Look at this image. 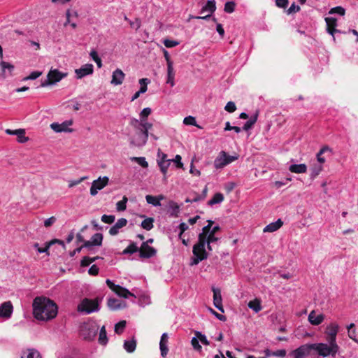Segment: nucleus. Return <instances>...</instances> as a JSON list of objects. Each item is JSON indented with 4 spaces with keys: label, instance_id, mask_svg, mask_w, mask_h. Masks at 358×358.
Segmentation results:
<instances>
[{
    "label": "nucleus",
    "instance_id": "obj_9",
    "mask_svg": "<svg viewBox=\"0 0 358 358\" xmlns=\"http://www.w3.org/2000/svg\"><path fill=\"white\" fill-rule=\"evenodd\" d=\"M311 351V345L309 343L304 344L290 352L289 356L292 358H306L310 354Z\"/></svg>",
    "mask_w": 358,
    "mask_h": 358
},
{
    "label": "nucleus",
    "instance_id": "obj_13",
    "mask_svg": "<svg viewBox=\"0 0 358 358\" xmlns=\"http://www.w3.org/2000/svg\"><path fill=\"white\" fill-rule=\"evenodd\" d=\"M72 120H66L62 123L53 122L50 124V128L57 133L60 132H71L72 129H69V127L72 125Z\"/></svg>",
    "mask_w": 358,
    "mask_h": 358
},
{
    "label": "nucleus",
    "instance_id": "obj_28",
    "mask_svg": "<svg viewBox=\"0 0 358 358\" xmlns=\"http://www.w3.org/2000/svg\"><path fill=\"white\" fill-rule=\"evenodd\" d=\"M289 170L295 173H303L307 171V166L305 164H292L289 166Z\"/></svg>",
    "mask_w": 358,
    "mask_h": 358
},
{
    "label": "nucleus",
    "instance_id": "obj_51",
    "mask_svg": "<svg viewBox=\"0 0 358 358\" xmlns=\"http://www.w3.org/2000/svg\"><path fill=\"white\" fill-rule=\"evenodd\" d=\"M322 171V166L321 164L315 166L311 169L310 178L314 179L316 178L320 172Z\"/></svg>",
    "mask_w": 358,
    "mask_h": 358
},
{
    "label": "nucleus",
    "instance_id": "obj_2",
    "mask_svg": "<svg viewBox=\"0 0 358 358\" xmlns=\"http://www.w3.org/2000/svg\"><path fill=\"white\" fill-rule=\"evenodd\" d=\"M203 236H198V241L195 243L192 248L193 257L191 258L190 265H197L201 262L206 259L208 253L204 248Z\"/></svg>",
    "mask_w": 358,
    "mask_h": 358
},
{
    "label": "nucleus",
    "instance_id": "obj_38",
    "mask_svg": "<svg viewBox=\"0 0 358 358\" xmlns=\"http://www.w3.org/2000/svg\"><path fill=\"white\" fill-rule=\"evenodd\" d=\"M154 219L148 217L142 221L141 226L145 230L149 231L153 228Z\"/></svg>",
    "mask_w": 358,
    "mask_h": 358
},
{
    "label": "nucleus",
    "instance_id": "obj_48",
    "mask_svg": "<svg viewBox=\"0 0 358 358\" xmlns=\"http://www.w3.org/2000/svg\"><path fill=\"white\" fill-rule=\"evenodd\" d=\"M152 109L149 107L143 108L140 113V120L139 121L147 120L148 117L151 114Z\"/></svg>",
    "mask_w": 358,
    "mask_h": 358
},
{
    "label": "nucleus",
    "instance_id": "obj_36",
    "mask_svg": "<svg viewBox=\"0 0 358 358\" xmlns=\"http://www.w3.org/2000/svg\"><path fill=\"white\" fill-rule=\"evenodd\" d=\"M171 159L169 160H158V166L160 168V171L164 174V178H166V175L167 173L168 168L170 165Z\"/></svg>",
    "mask_w": 358,
    "mask_h": 358
},
{
    "label": "nucleus",
    "instance_id": "obj_55",
    "mask_svg": "<svg viewBox=\"0 0 358 358\" xmlns=\"http://www.w3.org/2000/svg\"><path fill=\"white\" fill-rule=\"evenodd\" d=\"M183 123L185 125L196 126V119L193 116L185 117L183 120Z\"/></svg>",
    "mask_w": 358,
    "mask_h": 358
},
{
    "label": "nucleus",
    "instance_id": "obj_52",
    "mask_svg": "<svg viewBox=\"0 0 358 358\" xmlns=\"http://www.w3.org/2000/svg\"><path fill=\"white\" fill-rule=\"evenodd\" d=\"M115 217L113 215H103L101 220L106 224H112L114 222Z\"/></svg>",
    "mask_w": 358,
    "mask_h": 358
},
{
    "label": "nucleus",
    "instance_id": "obj_59",
    "mask_svg": "<svg viewBox=\"0 0 358 358\" xmlns=\"http://www.w3.org/2000/svg\"><path fill=\"white\" fill-rule=\"evenodd\" d=\"M225 110L229 113H233L236 110V104L234 101H229L224 107Z\"/></svg>",
    "mask_w": 358,
    "mask_h": 358
},
{
    "label": "nucleus",
    "instance_id": "obj_57",
    "mask_svg": "<svg viewBox=\"0 0 358 358\" xmlns=\"http://www.w3.org/2000/svg\"><path fill=\"white\" fill-rule=\"evenodd\" d=\"M179 43L178 41L171 39H165L164 41V45L168 48L176 47L179 45Z\"/></svg>",
    "mask_w": 358,
    "mask_h": 358
},
{
    "label": "nucleus",
    "instance_id": "obj_15",
    "mask_svg": "<svg viewBox=\"0 0 358 358\" xmlns=\"http://www.w3.org/2000/svg\"><path fill=\"white\" fill-rule=\"evenodd\" d=\"M339 330V326L336 323L329 324L326 329V334L329 336L327 341L329 343H336V335Z\"/></svg>",
    "mask_w": 358,
    "mask_h": 358
},
{
    "label": "nucleus",
    "instance_id": "obj_14",
    "mask_svg": "<svg viewBox=\"0 0 358 358\" xmlns=\"http://www.w3.org/2000/svg\"><path fill=\"white\" fill-rule=\"evenodd\" d=\"M94 72V66L92 64H86L83 65L80 68L75 70L76 78L81 79L85 76L92 75Z\"/></svg>",
    "mask_w": 358,
    "mask_h": 358
},
{
    "label": "nucleus",
    "instance_id": "obj_18",
    "mask_svg": "<svg viewBox=\"0 0 358 358\" xmlns=\"http://www.w3.org/2000/svg\"><path fill=\"white\" fill-rule=\"evenodd\" d=\"M168 339L169 336L167 333H163L159 341L160 354L162 357H165L169 352Z\"/></svg>",
    "mask_w": 358,
    "mask_h": 358
},
{
    "label": "nucleus",
    "instance_id": "obj_32",
    "mask_svg": "<svg viewBox=\"0 0 358 358\" xmlns=\"http://www.w3.org/2000/svg\"><path fill=\"white\" fill-rule=\"evenodd\" d=\"M258 118V112H256L244 124L243 129L245 131L250 130L256 123Z\"/></svg>",
    "mask_w": 358,
    "mask_h": 358
},
{
    "label": "nucleus",
    "instance_id": "obj_60",
    "mask_svg": "<svg viewBox=\"0 0 358 358\" xmlns=\"http://www.w3.org/2000/svg\"><path fill=\"white\" fill-rule=\"evenodd\" d=\"M106 285H108V287L113 291L115 293L116 290L118 289V288H120V285H116L110 279H107L106 280Z\"/></svg>",
    "mask_w": 358,
    "mask_h": 358
},
{
    "label": "nucleus",
    "instance_id": "obj_25",
    "mask_svg": "<svg viewBox=\"0 0 358 358\" xmlns=\"http://www.w3.org/2000/svg\"><path fill=\"white\" fill-rule=\"evenodd\" d=\"M175 71L173 69V65L169 64L167 66V78H166V83L169 84L171 87H173L175 85Z\"/></svg>",
    "mask_w": 358,
    "mask_h": 358
},
{
    "label": "nucleus",
    "instance_id": "obj_19",
    "mask_svg": "<svg viewBox=\"0 0 358 358\" xmlns=\"http://www.w3.org/2000/svg\"><path fill=\"white\" fill-rule=\"evenodd\" d=\"M107 305L111 310L123 309L126 307V303L115 298H109Z\"/></svg>",
    "mask_w": 358,
    "mask_h": 358
},
{
    "label": "nucleus",
    "instance_id": "obj_40",
    "mask_svg": "<svg viewBox=\"0 0 358 358\" xmlns=\"http://www.w3.org/2000/svg\"><path fill=\"white\" fill-rule=\"evenodd\" d=\"M90 56L95 62L99 68L102 66V61L94 49L90 51Z\"/></svg>",
    "mask_w": 358,
    "mask_h": 358
},
{
    "label": "nucleus",
    "instance_id": "obj_46",
    "mask_svg": "<svg viewBox=\"0 0 358 358\" xmlns=\"http://www.w3.org/2000/svg\"><path fill=\"white\" fill-rule=\"evenodd\" d=\"M345 13V10L342 6H336L330 9L329 11V15L338 14L343 16Z\"/></svg>",
    "mask_w": 358,
    "mask_h": 358
},
{
    "label": "nucleus",
    "instance_id": "obj_7",
    "mask_svg": "<svg viewBox=\"0 0 358 358\" xmlns=\"http://www.w3.org/2000/svg\"><path fill=\"white\" fill-rule=\"evenodd\" d=\"M99 330L97 325L94 324H85L81 327L80 334L85 340L91 341L96 335Z\"/></svg>",
    "mask_w": 358,
    "mask_h": 358
},
{
    "label": "nucleus",
    "instance_id": "obj_53",
    "mask_svg": "<svg viewBox=\"0 0 358 358\" xmlns=\"http://www.w3.org/2000/svg\"><path fill=\"white\" fill-rule=\"evenodd\" d=\"M327 27L336 28L337 27V19L333 17H325Z\"/></svg>",
    "mask_w": 358,
    "mask_h": 358
},
{
    "label": "nucleus",
    "instance_id": "obj_63",
    "mask_svg": "<svg viewBox=\"0 0 358 358\" xmlns=\"http://www.w3.org/2000/svg\"><path fill=\"white\" fill-rule=\"evenodd\" d=\"M204 240H206L207 241H209L213 243L214 242L217 241L219 238L215 236V234L208 232V234H206V236H205Z\"/></svg>",
    "mask_w": 358,
    "mask_h": 358
},
{
    "label": "nucleus",
    "instance_id": "obj_41",
    "mask_svg": "<svg viewBox=\"0 0 358 358\" xmlns=\"http://www.w3.org/2000/svg\"><path fill=\"white\" fill-rule=\"evenodd\" d=\"M128 199L126 196L122 197V199L116 203V209L117 211H124L127 208V203Z\"/></svg>",
    "mask_w": 358,
    "mask_h": 358
},
{
    "label": "nucleus",
    "instance_id": "obj_8",
    "mask_svg": "<svg viewBox=\"0 0 358 358\" xmlns=\"http://www.w3.org/2000/svg\"><path fill=\"white\" fill-rule=\"evenodd\" d=\"M108 182L109 178L108 176L99 177L94 180L90 187V194L93 196L96 195L99 190L103 189L108 184Z\"/></svg>",
    "mask_w": 358,
    "mask_h": 358
},
{
    "label": "nucleus",
    "instance_id": "obj_12",
    "mask_svg": "<svg viewBox=\"0 0 358 358\" xmlns=\"http://www.w3.org/2000/svg\"><path fill=\"white\" fill-rule=\"evenodd\" d=\"M157 254V250L153 247L142 243L139 248V257L141 259H150Z\"/></svg>",
    "mask_w": 358,
    "mask_h": 358
},
{
    "label": "nucleus",
    "instance_id": "obj_22",
    "mask_svg": "<svg viewBox=\"0 0 358 358\" xmlns=\"http://www.w3.org/2000/svg\"><path fill=\"white\" fill-rule=\"evenodd\" d=\"M127 224V220L125 218H120L116 223L109 229V234L111 236H115L119 233L120 229L125 227Z\"/></svg>",
    "mask_w": 358,
    "mask_h": 358
},
{
    "label": "nucleus",
    "instance_id": "obj_45",
    "mask_svg": "<svg viewBox=\"0 0 358 358\" xmlns=\"http://www.w3.org/2000/svg\"><path fill=\"white\" fill-rule=\"evenodd\" d=\"M194 335L196 336L199 339V341L204 345H208L210 344L206 336L203 334H202L201 331H194Z\"/></svg>",
    "mask_w": 358,
    "mask_h": 358
},
{
    "label": "nucleus",
    "instance_id": "obj_10",
    "mask_svg": "<svg viewBox=\"0 0 358 358\" xmlns=\"http://www.w3.org/2000/svg\"><path fill=\"white\" fill-rule=\"evenodd\" d=\"M138 131L137 138L136 141L131 142L138 147L144 146L148 141L149 136V131L146 129H141L139 127H134Z\"/></svg>",
    "mask_w": 358,
    "mask_h": 358
},
{
    "label": "nucleus",
    "instance_id": "obj_29",
    "mask_svg": "<svg viewBox=\"0 0 358 358\" xmlns=\"http://www.w3.org/2000/svg\"><path fill=\"white\" fill-rule=\"evenodd\" d=\"M20 358H41V357L36 350L28 349L22 352Z\"/></svg>",
    "mask_w": 358,
    "mask_h": 358
},
{
    "label": "nucleus",
    "instance_id": "obj_23",
    "mask_svg": "<svg viewBox=\"0 0 358 358\" xmlns=\"http://www.w3.org/2000/svg\"><path fill=\"white\" fill-rule=\"evenodd\" d=\"M308 320L311 324L317 326L324 321V315L323 314L317 315L315 310H312L308 315Z\"/></svg>",
    "mask_w": 358,
    "mask_h": 358
},
{
    "label": "nucleus",
    "instance_id": "obj_54",
    "mask_svg": "<svg viewBox=\"0 0 358 358\" xmlns=\"http://www.w3.org/2000/svg\"><path fill=\"white\" fill-rule=\"evenodd\" d=\"M42 74V72L41 71H32L28 76L27 77H24L22 80L23 81H26V80H36V78H38Z\"/></svg>",
    "mask_w": 358,
    "mask_h": 358
},
{
    "label": "nucleus",
    "instance_id": "obj_64",
    "mask_svg": "<svg viewBox=\"0 0 358 358\" xmlns=\"http://www.w3.org/2000/svg\"><path fill=\"white\" fill-rule=\"evenodd\" d=\"M236 186V184L234 182H229L224 185V189L227 193H230Z\"/></svg>",
    "mask_w": 358,
    "mask_h": 358
},
{
    "label": "nucleus",
    "instance_id": "obj_3",
    "mask_svg": "<svg viewBox=\"0 0 358 358\" xmlns=\"http://www.w3.org/2000/svg\"><path fill=\"white\" fill-rule=\"evenodd\" d=\"M329 344L328 345L327 343H318L310 345L312 350H315L320 356L322 357L329 355L334 357L338 352L339 347L337 343H329Z\"/></svg>",
    "mask_w": 358,
    "mask_h": 358
},
{
    "label": "nucleus",
    "instance_id": "obj_31",
    "mask_svg": "<svg viewBox=\"0 0 358 358\" xmlns=\"http://www.w3.org/2000/svg\"><path fill=\"white\" fill-rule=\"evenodd\" d=\"M224 199V195L220 192H217L215 194L213 198L208 201V205L213 206V205L222 203Z\"/></svg>",
    "mask_w": 358,
    "mask_h": 358
},
{
    "label": "nucleus",
    "instance_id": "obj_20",
    "mask_svg": "<svg viewBox=\"0 0 358 358\" xmlns=\"http://www.w3.org/2000/svg\"><path fill=\"white\" fill-rule=\"evenodd\" d=\"M129 124L133 127H139L149 130L152 127V123L147 122V120L139 121L138 119L131 117Z\"/></svg>",
    "mask_w": 358,
    "mask_h": 358
},
{
    "label": "nucleus",
    "instance_id": "obj_26",
    "mask_svg": "<svg viewBox=\"0 0 358 358\" xmlns=\"http://www.w3.org/2000/svg\"><path fill=\"white\" fill-rule=\"evenodd\" d=\"M164 199L162 195H159L158 196H152V195H146L145 199L148 203L152 205L155 207L160 206L161 203L160 201Z\"/></svg>",
    "mask_w": 358,
    "mask_h": 358
},
{
    "label": "nucleus",
    "instance_id": "obj_44",
    "mask_svg": "<svg viewBox=\"0 0 358 358\" xmlns=\"http://www.w3.org/2000/svg\"><path fill=\"white\" fill-rule=\"evenodd\" d=\"M131 160L138 163L143 168L148 167V163L144 157H134L131 158Z\"/></svg>",
    "mask_w": 358,
    "mask_h": 358
},
{
    "label": "nucleus",
    "instance_id": "obj_21",
    "mask_svg": "<svg viewBox=\"0 0 358 358\" xmlns=\"http://www.w3.org/2000/svg\"><path fill=\"white\" fill-rule=\"evenodd\" d=\"M124 77L125 74L123 71L120 69H117L113 72L110 83L114 85H120L123 83Z\"/></svg>",
    "mask_w": 358,
    "mask_h": 358
},
{
    "label": "nucleus",
    "instance_id": "obj_58",
    "mask_svg": "<svg viewBox=\"0 0 358 358\" xmlns=\"http://www.w3.org/2000/svg\"><path fill=\"white\" fill-rule=\"evenodd\" d=\"M327 152H329L331 155L333 154V150L330 147H329L328 145H324L317 152V156L322 157V155Z\"/></svg>",
    "mask_w": 358,
    "mask_h": 358
},
{
    "label": "nucleus",
    "instance_id": "obj_33",
    "mask_svg": "<svg viewBox=\"0 0 358 358\" xmlns=\"http://www.w3.org/2000/svg\"><path fill=\"white\" fill-rule=\"evenodd\" d=\"M139 252V248L134 242H131L130 244L122 251L123 255H132L136 252Z\"/></svg>",
    "mask_w": 358,
    "mask_h": 358
},
{
    "label": "nucleus",
    "instance_id": "obj_4",
    "mask_svg": "<svg viewBox=\"0 0 358 358\" xmlns=\"http://www.w3.org/2000/svg\"><path fill=\"white\" fill-rule=\"evenodd\" d=\"M100 301L101 300L98 298L94 299L85 298L78 306V310L85 314L98 312L100 310Z\"/></svg>",
    "mask_w": 358,
    "mask_h": 358
},
{
    "label": "nucleus",
    "instance_id": "obj_47",
    "mask_svg": "<svg viewBox=\"0 0 358 358\" xmlns=\"http://www.w3.org/2000/svg\"><path fill=\"white\" fill-rule=\"evenodd\" d=\"M126 327V321L122 320L115 324V332L117 334H121Z\"/></svg>",
    "mask_w": 358,
    "mask_h": 358
},
{
    "label": "nucleus",
    "instance_id": "obj_43",
    "mask_svg": "<svg viewBox=\"0 0 358 358\" xmlns=\"http://www.w3.org/2000/svg\"><path fill=\"white\" fill-rule=\"evenodd\" d=\"M0 66H1L3 73H5L6 70L7 69V70H8L9 73L11 74L12 71L14 69V66L13 64L8 63L6 62H4V61H1L0 62Z\"/></svg>",
    "mask_w": 358,
    "mask_h": 358
},
{
    "label": "nucleus",
    "instance_id": "obj_61",
    "mask_svg": "<svg viewBox=\"0 0 358 358\" xmlns=\"http://www.w3.org/2000/svg\"><path fill=\"white\" fill-rule=\"evenodd\" d=\"M300 10L299 6L296 5L295 2H293L290 7L287 10V14L295 13Z\"/></svg>",
    "mask_w": 358,
    "mask_h": 358
},
{
    "label": "nucleus",
    "instance_id": "obj_30",
    "mask_svg": "<svg viewBox=\"0 0 358 358\" xmlns=\"http://www.w3.org/2000/svg\"><path fill=\"white\" fill-rule=\"evenodd\" d=\"M136 348V341L134 338L129 341H124V348L127 352H133Z\"/></svg>",
    "mask_w": 358,
    "mask_h": 358
},
{
    "label": "nucleus",
    "instance_id": "obj_6",
    "mask_svg": "<svg viewBox=\"0 0 358 358\" xmlns=\"http://www.w3.org/2000/svg\"><path fill=\"white\" fill-rule=\"evenodd\" d=\"M238 157V155H229L226 152L221 151L219 156L214 161V166L216 169H222L236 161Z\"/></svg>",
    "mask_w": 358,
    "mask_h": 358
},
{
    "label": "nucleus",
    "instance_id": "obj_1",
    "mask_svg": "<svg viewBox=\"0 0 358 358\" xmlns=\"http://www.w3.org/2000/svg\"><path fill=\"white\" fill-rule=\"evenodd\" d=\"M32 306L34 316L38 320H52L57 316L58 313L57 304L45 297H36Z\"/></svg>",
    "mask_w": 358,
    "mask_h": 358
},
{
    "label": "nucleus",
    "instance_id": "obj_35",
    "mask_svg": "<svg viewBox=\"0 0 358 358\" xmlns=\"http://www.w3.org/2000/svg\"><path fill=\"white\" fill-rule=\"evenodd\" d=\"M99 343L102 345H106L108 343V337L105 326H103L99 331Z\"/></svg>",
    "mask_w": 358,
    "mask_h": 358
},
{
    "label": "nucleus",
    "instance_id": "obj_37",
    "mask_svg": "<svg viewBox=\"0 0 358 358\" xmlns=\"http://www.w3.org/2000/svg\"><path fill=\"white\" fill-rule=\"evenodd\" d=\"M115 294L120 297H123L124 299H128L130 296H134V294L130 292L127 288L123 287L120 285V288L116 290Z\"/></svg>",
    "mask_w": 358,
    "mask_h": 358
},
{
    "label": "nucleus",
    "instance_id": "obj_42",
    "mask_svg": "<svg viewBox=\"0 0 358 358\" xmlns=\"http://www.w3.org/2000/svg\"><path fill=\"white\" fill-rule=\"evenodd\" d=\"M191 344L192 345V348L194 350L201 352L202 351V347L199 344V338L195 336H194L191 340Z\"/></svg>",
    "mask_w": 358,
    "mask_h": 358
},
{
    "label": "nucleus",
    "instance_id": "obj_62",
    "mask_svg": "<svg viewBox=\"0 0 358 358\" xmlns=\"http://www.w3.org/2000/svg\"><path fill=\"white\" fill-rule=\"evenodd\" d=\"M87 178V176H83L78 180H70L69 183V187L71 188L76 185H78V184H80L81 182H83V180H85Z\"/></svg>",
    "mask_w": 358,
    "mask_h": 358
},
{
    "label": "nucleus",
    "instance_id": "obj_5",
    "mask_svg": "<svg viewBox=\"0 0 358 358\" xmlns=\"http://www.w3.org/2000/svg\"><path fill=\"white\" fill-rule=\"evenodd\" d=\"M66 76L67 73L61 72L58 69H50L48 73L47 79L42 81L40 86L44 87L54 85Z\"/></svg>",
    "mask_w": 358,
    "mask_h": 358
},
{
    "label": "nucleus",
    "instance_id": "obj_27",
    "mask_svg": "<svg viewBox=\"0 0 358 358\" xmlns=\"http://www.w3.org/2000/svg\"><path fill=\"white\" fill-rule=\"evenodd\" d=\"M216 10V3L215 0H208L206 3L201 8V13H203L206 11L213 14Z\"/></svg>",
    "mask_w": 358,
    "mask_h": 358
},
{
    "label": "nucleus",
    "instance_id": "obj_49",
    "mask_svg": "<svg viewBox=\"0 0 358 358\" xmlns=\"http://www.w3.org/2000/svg\"><path fill=\"white\" fill-rule=\"evenodd\" d=\"M236 7V3L234 1H227L224 4V10L227 13H231L234 11Z\"/></svg>",
    "mask_w": 358,
    "mask_h": 358
},
{
    "label": "nucleus",
    "instance_id": "obj_50",
    "mask_svg": "<svg viewBox=\"0 0 358 358\" xmlns=\"http://www.w3.org/2000/svg\"><path fill=\"white\" fill-rule=\"evenodd\" d=\"M214 222L213 220H208V224L203 227L202 231L199 234V236H203V238L206 236V234L210 231L211 227Z\"/></svg>",
    "mask_w": 358,
    "mask_h": 358
},
{
    "label": "nucleus",
    "instance_id": "obj_39",
    "mask_svg": "<svg viewBox=\"0 0 358 358\" xmlns=\"http://www.w3.org/2000/svg\"><path fill=\"white\" fill-rule=\"evenodd\" d=\"M17 134H15L17 138V141L20 143H24L28 141L29 138L25 136V131L23 129H17Z\"/></svg>",
    "mask_w": 358,
    "mask_h": 358
},
{
    "label": "nucleus",
    "instance_id": "obj_16",
    "mask_svg": "<svg viewBox=\"0 0 358 358\" xmlns=\"http://www.w3.org/2000/svg\"><path fill=\"white\" fill-rule=\"evenodd\" d=\"M213 305L220 312L224 313V308L222 306V299L220 289L218 288L213 287Z\"/></svg>",
    "mask_w": 358,
    "mask_h": 358
},
{
    "label": "nucleus",
    "instance_id": "obj_34",
    "mask_svg": "<svg viewBox=\"0 0 358 358\" xmlns=\"http://www.w3.org/2000/svg\"><path fill=\"white\" fill-rule=\"evenodd\" d=\"M248 306L249 308L252 309L256 313H259L262 308L261 301L257 299L250 301Z\"/></svg>",
    "mask_w": 358,
    "mask_h": 358
},
{
    "label": "nucleus",
    "instance_id": "obj_56",
    "mask_svg": "<svg viewBox=\"0 0 358 358\" xmlns=\"http://www.w3.org/2000/svg\"><path fill=\"white\" fill-rule=\"evenodd\" d=\"M170 208L172 210V212L171 213V215L173 216V217H177L178 214L179 213V208H180L179 206L175 202H171V203L170 205Z\"/></svg>",
    "mask_w": 358,
    "mask_h": 358
},
{
    "label": "nucleus",
    "instance_id": "obj_24",
    "mask_svg": "<svg viewBox=\"0 0 358 358\" xmlns=\"http://www.w3.org/2000/svg\"><path fill=\"white\" fill-rule=\"evenodd\" d=\"M283 225V222L280 218L275 222L267 224L263 229L264 232H274L278 230Z\"/></svg>",
    "mask_w": 358,
    "mask_h": 358
},
{
    "label": "nucleus",
    "instance_id": "obj_17",
    "mask_svg": "<svg viewBox=\"0 0 358 358\" xmlns=\"http://www.w3.org/2000/svg\"><path fill=\"white\" fill-rule=\"evenodd\" d=\"M13 307L10 301H6L0 306V317L9 318L13 313Z\"/></svg>",
    "mask_w": 358,
    "mask_h": 358
},
{
    "label": "nucleus",
    "instance_id": "obj_11",
    "mask_svg": "<svg viewBox=\"0 0 358 358\" xmlns=\"http://www.w3.org/2000/svg\"><path fill=\"white\" fill-rule=\"evenodd\" d=\"M103 238L102 234L96 233L91 237L90 240L84 241L83 246L91 251L93 246H101L102 245Z\"/></svg>",
    "mask_w": 358,
    "mask_h": 358
}]
</instances>
